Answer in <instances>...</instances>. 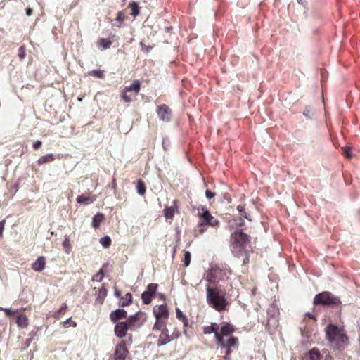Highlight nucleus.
<instances>
[{
	"instance_id": "f257e3e1",
	"label": "nucleus",
	"mask_w": 360,
	"mask_h": 360,
	"mask_svg": "<svg viewBox=\"0 0 360 360\" xmlns=\"http://www.w3.org/2000/svg\"><path fill=\"white\" fill-rule=\"evenodd\" d=\"M207 304L217 311H224L229 304L226 292L218 286H206Z\"/></svg>"
},
{
	"instance_id": "f03ea898",
	"label": "nucleus",
	"mask_w": 360,
	"mask_h": 360,
	"mask_svg": "<svg viewBox=\"0 0 360 360\" xmlns=\"http://www.w3.org/2000/svg\"><path fill=\"white\" fill-rule=\"evenodd\" d=\"M231 251L238 257L243 255L250 243V236L242 231H236L231 236Z\"/></svg>"
},
{
	"instance_id": "7ed1b4c3",
	"label": "nucleus",
	"mask_w": 360,
	"mask_h": 360,
	"mask_svg": "<svg viewBox=\"0 0 360 360\" xmlns=\"http://www.w3.org/2000/svg\"><path fill=\"white\" fill-rule=\"evenodd\" d=\"M314 304L323 306H340L341 301L339 297L335 296L330 292L323 291L317 294L314 298Z\"/></svg>"
},
{
	"instance_id": "20e7f679",
	"label": "nucleus",
	"mask_w": 360,
	"mask_h": 360,
	"mask_svg": "<svg viewBox=\"0 0 360 360\" xmlns=\"http://www.w3.org/2000/svg\"><path fill=\"white\" fill-rule=\"evenodd\" d=\"M226 276V272L217 266H211L202 276V279L208 283H216L222 281Z\"/></svg>"
},
{
	"instance_id": "39448f33",
	"label": "nucleus",
	"mask_w": 360,
	"mask_h": 360,
	"mask_svg": "<svg viewBox=\"0 0 360 360\" xmlns=\"http://www.w3.org/2000/svg\"><path fill=\"white\" fill-rule=\"evenodd\" d=\"M129 322L131 330H136L140 328L147 320L146 313L139 311L132 314L127 319Z\"/></svg>"
},
{
	"instance_id": "423d86ee",
	"label": "nucleus",
	"mask_w": 360,
	"mask_h": 360,
	"mask_svg": "<svg viewBox=\"0 0 360 360\" xmlns=\"http://www.w3.org/2000/svg\"><path fill=\"white\" fill-rule=\"evenodd\" d=\"M158 288L157 283H149L147 285L146 290L141 293V299L144 304H149L151 302L152 298L156 295Z\"/></svg>"
},
{
	"instance_id": "0eeeda50",
	"label": "nucleus",
	"mask_w": 360,
	"mask_h": 360,
	"mask_svg": "<svg viewBox=\"0 0 360 360\" xmlns=\"http://www.w3.org/2000/svg\"><path fill=\"white\" fill-rule=\"evenodd\" d=\"M279 314V309L276 304H272L267 309V323L266 328H269L272 324L274 326H277L278 321L276 319L277 315Z\"/></svg>"
},
{
	"instance_id": "6e6552de",
	"label": "nucleus",
	"mask_w": 360,
	"mask_h": 360,
	"mask_svg": "<svg viewBox=\"0 0 360 360\" xmlns=\"http://www.w3.org/2000/svg\"><path fill=\"white\" fill-rule=\"evenodd\" d=\"M326 339L330 343H333L337 340V337L341 332V330L335 324L330 323L326 327Z\"/></svg>"
},
{
	"instance_id": "1a4fd4ad",
	"label": "nucleus",
	"mask_w": 360,
	"mask_h": 360,
	"mask_svg": "<svg viewBox=\"0 0 360 360\" xmlns=\"http://www.w3.org/2000/svg\"><path fill=\"white\" fill-rule=\"evenodd\" d=\"M128 330H131L129 322L127 320L118 322L114 328V333L117 338H122L126 336Z\"/></svg>"
},
{
	"instance_id": "9d476101",
	"label": "nucleus",
	"mask_w": 360,
	"mask_h": 360,
	"mask_svg": "<svg viewBox=\"0 0 360 360\" xmlns=\"http://www.w3.org/2000/svg\"><path fill=\"white\" fill-rule=\"evenodd\" d=\"M156 112L160 120L166 122H170L172 118V110L167 105L162 104L158 106Z\"/></svg>"
},
{
	"instance_id": "9b49d317",
	"label": "nucleus",
	"mask_w": 360,
	"mask_h": 360,
	"mask_svg": "<svg viewBox=\"0 0 360 360\" xmlns=\"http://www.w3.org/2000/svg\"><path fill=\"white\" fill-rule=\"evenodd\" d=\"M129 354L128 349L127 348L126 342L124 340L121 341L115 349V360H124Z\"/></svg>"
},
{
	"instance_id": "f8f14e48",
	"label": "nucleus",
	"mask_w": 360,
	"mask_h": 360,
	"mask_svg": "<svg viewBox=\"0 0 360 360\" xmlns=\"http://www.w3.org/2000/svg\"><path fill=\"white\" fill-rule=\"evenodd\" d=\"M153 314L156 319H167L169 316V311L166 305H156L153 309Z\"/></svg>"
},
{
	"instance_id": "ddd939ff",
	"label": "nucleus",
	"mask_w": 360,
	"mask_h": 360,
	"mask_svg": "<svg viewBox=\"0 0 360 360\" xmlns=\"http://www.w3.org/2000/svg\"><path fill=\"white\" fill-rule=\"evenodd\" d=\"M124 319H128V317L127 311L123 309H116L110 314V319L114 323H117L120 322V320Z\"/></svg>"
},
{
	"instance_id": "4468645a",
	"label": "nucleus",
	"mask_w": 360,
	"mask_h": 360,
	"mask_svg": "<svg viewBox=\"0 0 360 360\" xmlns=\"http://www.w3.org/2000/svg\"><path fill=\"white\" fill-rule=\"evenodd\" d=\"M202 212L200 214V222L199 223L200 226H205L211 223V220L213 219L212 215L205 206L201 207Z\"/></svg>"
},
{
	"instance_id": "2eb2a0df",
	"label": "nucleus",
	"mask_w": 360,
	"mask_h": 360,
	"mask_svg": "<svg viewBox=\"0 0 360 360\" xmlns=\"http://www.w3.org/2000/svg\"><path fill=\"white\" fill-rule=\"evenodd\" d=\"M160 331L161 334L160 335L157 342V345L158 347L164 346L171 342V335H169L168 328H163L162 330Z\"/></svg>"
},
{
	"instance_id": "dca6fc26",
	"label": "nucleus",
	"mask_w": 360,
	"mask_h": 360,
	"mask_svg": "<svg viewBox=\"0 0 360 360\" xmlns=\"http://www.w3.org/2000/svg\"><path fill=\"white\" fill-rule=\"evenodd\" d=\"M172 203L173 205H166L163 210L164 217L166 219L172 220L174 217L175 211L177 210L176 201L173 200Z\"/></svg>"
},
{
	"instance_id": "f3484780",
	"label": "nucleus",
	"mask_w": 360,
	"mask_h": 360,
	"mask_svg": "<svg viewBox=\"0 0 360 360\" xmlns=\"http://www.w3.org/2000/svg\"><path fill=\"white\" fill-rule=\"evenodd\" d=\"M96 200V196L95 195L88 194L87 195H78L76 198V201L77 203L81 205H89L93 203Z\"/></svg>"
},
{
	"instance_id": "a211bd4d",
	"label": "nucleus",
	"mask_w": 360,
	"mask_h": 360,
	"mask_svg": "<svg viewBox=\"0 0 360 360\" xmlns=\"http://www.w3.org/2000/svg\"><path fill=\"white\" fill-rule=\"evenodd\" d=\"M108 290L105 288V285L103 283L102 287L95 294L96 299L95 302L97 304H102L104 302L105 298L107 296Z\"/></svg>"
},
{
	"instance_id": "6ab92c4d",
	"label": "nucleus",
	"mask_w": 360,
	"mask_h": 360,
	"mask_svg": "<svg viewBox=\"0 0 360 360\" xmlns=\"http://www.w3.org/2000/svg\"><path fill=\"white\" fill-rule=\"evenodd\" d=\"M46 265L45 258L43 256L38 257L36 261L32 263V268L37 272L42 271Z\"/></svg>"
},
{
	"instance_id": "aec40b11",
	"label": "nucleus",
	"mask_w": 360,
	"mask_h": 360,
	"mask_svg": "<svg viewBox=\"0 0 360 360\" xmlns=\"http://www.w3.org/2000/svg\"><path fill=\"white\" fill-rule=\"evenodd\" d=\"M105 216L103 213L98 212L92 218V226L97 229L100 226L101 224L104 221Z\"/></svg>"
},
{
	"instance_id": "412c9836",
	"label": "nucleus",
	"mask_w": 360,
	"mask_h": 360,
	"mask_svg": "<svg viewBox=\"0 0 360 360\" xmlns=\"http://www.w3.org/2000/svg\"><path fill=\"white\" fill-rule=\"evenodd\" d=\"M307 356L310 360H321L323 357L319 349L314 347L308 352Z\"/></svg>"
},
{
	"instance_id": "4be33fe9",
	"label": "nucleus",
	"mask_w": 360,
	"mask_h": 360,
	"mask_svg": "<svg viewBox=\"0 0 360 360\" xmlns=\"http://www.w3.org/2000/svg\"><path fill=\"white\" fill-rule=\"evenodd\" d=\"M141 89V84L139 80H134L130 86H125L124 90L127 92L134 91L138 94Z\"/></svg>"
},
{
	"instance_id": "5701e85b",
	"label": "nucleus",
	"mask_w": 360,
	"mask_h": 360,
	"mask_svg": "<svg viewBox=\"0 0 360 360\" xmlns=\"http://www.w3.org/2000/svg\"><path fill=\"white\" fill-rule=\"evenodd\" d=\"M129 8L131 9V15L136 17L140 14V7L136 1H131L129 4Z\"/></svg>"
},
{
	"instance_id": "b1692460",
	"label": "nucleus",
	"mask_w": 360,
	"mask_h": 360,
	"mask_svg": "<svg viewBox=\"0 0 360 360\" xmlns=\"http://www.w3.org/2000/svg\"><path fill=\"white\" fill-rule=\"evenodd\" d=\"M234 331V329L230 323H226L225 325L222 326L220 329V333L224 335V336H229L231 335Z\"/></svg>"
},
{
	"instance_id": "393cba45",
	"label": "nucleus",
	"mask_w": 360,
	"mask_h": 360,
	"mask_svg": "<svg viewBox=\"0 0 360 360\" xmlns=\"http://www.w3.org/2000/svg\"><path fill=\"white\" fill-rule=\"evenodd\" d=\"M55 160L54 155L52 153H49L45 155L41 156L37 160V162L39 165L51 162Z\"/></svg>"
},
{
	"instance_id": "a878e982",
	"label": "nucleus",
	"mask_w": 360,
	"mask_h": 360,
	"mask_svg": "<svg viewBox=\"0 0 360 360\" xmlns=\"http://www.w3.org/2000/svg\"><path fill=\"white\" fill-rule=\"evenodd\" d=\"M238 345V338L236 337H231L226 343H224L222 348H226V349H230L231 347H237Z\"/></svg>"
},
{
	"instance_id": "bb28decb",
	"label": "nucleus",
	"mask_w": 360,
	"mask_h": 360,
	"mask_svg": "<svg viewBox=\"0 0 360 360\" xmlns=\"http://www.w3.org/2000/svg\"><path fill=\"white\" fill-rule=\"evenodd\" d=\"M16 323L20 328H25L28 325V319L25 315H20L17 317Z\"/></svg>"
},
{
	"instance_id": "cd10ccee",
	"label": "nucleus",
	"mask_w": 360,
	"mask_h": 360,
	"mask_svg": "<svg viewBox=\"0 0 360 360\" xmlns=\"http://www.w3.org/2000/svg\"><path fill=\"white\" fill-rule=\"evenodd\" d=\"M334 343H336L337 345L341 343L344 345H347L349 343V339L347 336L341 331L338 337H337V340Z\"/></svg>"
},
{
	"instance_id": "c85d7f7f",
	"label": "nucleus",
	"mask_w": 360,
	"mask_h": 360,
	"mask_svg": "<svg viewBox=\"0 0 360 360\" xmlns=\"http://www.w3.org/2000/svg\"><path fill=\"white\" fill-rule=\"evenodd\" d=\"M219 330V327L216 323H212L210 326L204 328L203 332L205 334L216 333Z\"/></svg>"
},
{
	"instance_id": "c756f323",
	"label": "nucleus",
	"mask_w": 360,
	"mask_h": 360,
	"mask_svg": "<svg viewBox=\"0 0 360 360\" xmlns=\"http://www.w3.org/2000/svg\"><path fill=\"white\" fill-rule=\"evenodd\" d=\"M136 191L137 193L141 195H143L146 193V185L144 182L140 179L137 181Z\"/></svg>"
},
{
	"instance_id": "7c9ffc66",
	"label": "nucleus",
	"mask_w": 360,
	"mask_h": 360,
	"mask_svg": "<svg viewBox=\"0 0 360 360\" xmlns=\"http://www.w3.org/2000/svg\"><path fill=\"white\" fill-rule=\"evenodd\" d=\"M314 114L315 110L311 106H307L303 111V115L307 119H311Z\"/></svg>"
},
{
	"instance_id": "2f4dec72",
	"label": "nucleus",
	"mask_w": 360,
	"mask_h": 360,
	"mask_svg": "<svg viewBox=\"0 0 360 360\" xmlns=\"http://www.w3.org/2000/svg\"><path fill=\"white\" fill-rule=\"evenodd\" d=\"M125 296L126 299L123 300L119 304L122 307H127L132 302V295L130 292H127Z\"/></svg>"
},
{
	"instance_id": "473e14b6",
	"label": "nucleus",
	"mask_w": 360,
	"mask_h": 360,
	"mask_svg": "<svg viewBox=\"0 0 360 360\" xmlns=\"http://www.w3.org/2000/svg\"><path fill=\"white\" fill-rule=\"evenodd\" d=\"M163 328H167L165 321L162 319H156V321L153 327V330L160 331Z\"/></svg>"
},
{
	"instance_id": "72a5a7b5",
	"label": "nucleus",
	"mask_w": 360,
	"mask_h": 360,
	"mask_svg": "<svg viewBox=\"0 0 360 360\" xmlns=\"http://www.w3.org/2000/svg\"><path fill=\"white\" fill-rule=\"evenodd\" d=\"M112 41L110 39L101 38L99 40L98 45L103 48V49H107L110 47Z\"/></svg>"
},
{
	"instance_id": "f704fd0d",
	"label": "nucleus",
	"mask_w": 360,
	"mask_h": 360,
	"mask_svg": "<svg viewBox=\"0 0 360 360\" xmlns=\"http://www.w3.org/2000/svg\"><path fill=\"white\" fill-rule=\"evenodd\" d=\"M87 75H92L99 79H103L105 77L103 71L101 70H90L87 72Z\"/></svg>"
},
{
	"instance_id": "c9c22d12",
	"label": "nucleus",
	"mask_w": 360,
	"mask_h": 360,
	"mask_svg": "<svg viewBox=\"0 0 360 360\" xmlns=\"http://www.w3.org/2000/svg\"><path fill=\"white\" fill-rule=\"evenodd\" d=\"M100 243L103 248H108L111 245V238L108 236H105L100 239Z\"/></svg>"
},
{
	"instance_id": "e433bc0d",
	"label": "nucleus",
	"mask_w": 360,
	"mask_h": 360,
	"mask_svg": "<svg viewBox=\"0 0 360 360\" xmlns=\"http://www.w3.org/2000/svg\"><path fill=\"white\" fill-rule=\"evenodd\" d=\"M126 16L123 11H120L117 12L115 20L120 23L117 27H120L122 26V22L125 20Z\"/></svg>"
},
{
	"instance_id": "4c0bfd02",
	"label": "nucleus",
	"mask_w": 360,
	"mask_h": 360,
	"mask_svg": "<svg viewBox=\"0 0 360 360\" xmlns=\"http://www.w3.org/2000/svg\"><path fill=\"white\" fill-rule=\"evenodd\" d=\"M191 260V254L189 251H186L184 252L183 262L185 266H189Z\"/></svg>"
},
{
	"instance_id": "58836bf2",
	"label": "nucleus",
	"mask_w": 360,
	"mask_h": 360,
	"mask_svg": "<svg viewBox=\"0 0 360 360\" xmlns=\"http://www.w3.org/2000/svg\"><path fill=\"white\" fill-rule=\"evenodd\" d=\"M68 309V306L65 303H63L60 308L54 313V318L59 319L61 314L64 313Z\"/></svg>"
},
{
	"instance_id": "ea45409f",
	"label": "nucleus",
	"mask_w": 360,
	"mask_h": 360,
	"mask_svg": "<svg viewBox=\"0 0 360 360\" xmlns=\"http://www.w3.org/2000/svg\"><path fill=\"white\" fill-rule=\"evenodd\" d=\"M63 246L65 249L66 253L68 254V253L70 252V251H71V245H70V239H69L68 236H65V239H64V240L63 242Z\"/></svg>"
},
{
	"instance_id": "a19ab883",
	"label": "nucleus",
	"mask_w": 360,
	"mask_h": 360,
	"mask_svg": "<svg viewBox=\"0 0 360 360\" xmlns=\"http://www.w3.org/2000/svg\"><path fill=\"white\" fill-rule=\"evenodd\" d=\"M237 210L239 212V213H240L241 217H244V218L251 221V219L249 218L248 214L245 212V206L244 205H238L237 206Z\"/></svg>"
},
{
	"instance_id": "79ce46f5",
	"label": "nucleus",
	"mask_w": 360,
	"mask_h": 360,
	"mask_svg": "<svg viewBox=\"0 0 360 360\" xmlns=\"http://www.w3.org/2000/svg\"><path fill=\"white\" fill-rule=\"evenodd\" d=\"M215 335V338H216V341H217V344L222 347L223 345H224V342H223V337L224 336V335H222L219 330L214 333Z\"/></svg>"
},
{
	"instance_id": "37998d69",
	"label": "nucleus",
	"mask_w": 360,
	"mask_h": 360,
	"mask_svg": "<svg viewBox=\"0 0 360 360\" xmlns=\"http://www.w3.org/2000/svg\"><path fill=\"white\" fill-rule=\"evenodd\" d=\"M103 277H104V273H103V270L101 269L96 274H95L93 276L92 281L101 282L103 279Z\"/></svg>"
},
{
	"instance_id": "c03bdc74",
	"label": "nucleus",
	"mask_w": 360,
	"mask_h": 360,
	"mask_svg": "<svg viewBox=\"0 0 360 360\" xmlns=\"http://www.w3.org/2000/svg\"><path fill=\"white\" fill-rule=\"evenodd\" d=\"M162 145L165 150H167L170 146V141L168 138L165 137L162 139Z\"/></svg>"
},
{
	"instance_id": "a18cd8bd",
	"label": "nucleus",
	"mask_w": 360,
	"mask_h": 360,
	"mask_svg": "<svg viewBox=\"0 0 360 360\" xmlns=\"http://www.w3.org/2000/svg\"><path fill=\"white\" fill-rule=\"evenodd\" d=\"M342 153L345 158H350L352 157L351 148L349 146L344 147L342 148Z\"/></svg>"
},
{
	"instance_id": "49530a36",
	"label": "nucleus",
	"mask_w": 360,
	"mask_h": 360,
	"mask_svg": "<svg viewBox=\"0 0 360 360\" xmlns=\"http://www.w3.org/2000/svg\"><path fill=\"white\" fill-rule=\"evenodd\" d=\"M63 325L66 328L68 327L69 325H71L73 327H76L77 323L75 321H72L71 318H68L63 322Z\"/></svg>"
},
{
	"instance_id": "de8ad7c7",
	"label": "nucleus",
	"mask_w": 360,
	"mask_h": 360,
	"mask_svg": "<svg viewBox=\"0 0 360 360\" xmlns=\"http://www.w3.org/2000/svg\"><path fill=\"white\" fill-rule=\"evenodd\" d=\"M25 49L24 46H21L18 49V57L20 60H22L25 57Z\"/></svg>"
},
{
	"instance_id": "09e8293b",
	"label": "nucleus",
	"mask_w": 360,
	"mask_h": 360,
	"mask_svg": "<svg viewBox=\"0 0 360 360\" xmlns=\"http://www.w3.org/2000/svg\"><path fill=\"white\" fill-rule=\"evenodd\" d=\"M121 97L126 103L131 102V97L127 94V91H125L124 90L122 91Z\"/></svg>"
},
{
	"instance_id": "8fccbe9b",
	"label": "nucleus",
	"mask_w": 360,
	"mask_h": 360,
	"mask_svg": "<svg viewBox=\"0 0 360 360\" xmlns=\"http://www.w3.org/2000/svg\"><path fill=\"white\" fill-rule=\"evenodd\" d=\"M179 336H180V332H179V329L178 328H174V331L172 332V335L170 336L171 341L173 340L179 338Z\"/></svg>"
},
{
	"instance_id": "3c124183",
	"label": "nucleus",
	"mask_w": 360,
	"mask_h": 360,
	"mask_svg": "<svg viewBox=\"0 0 360 360\" xmlns=\"http://www.w3.org/2000/svg\"><path fill=\"white\" fill-rule=\"evenodd\" d=\"M3 311H5V314L7 316L15 315L18 313V310H12L11 308H4Z\"/></svg>"
},
{
	"instance_id": "603ef678",
	"label": "nucleus",
	"mask_w": 360,
	"mask_h": 360,
	"mask_svg": "<svg viewBox=\"0 0 360 360\" xmlns=\"http://www.w3.org/2000/svg\"><path fill=\"white\" fill-rule=\"evenodd\" d=\"M176 318L179 320H182L183 319L186 317V316L184 315L183 314V312L179 308H176Z\"/></svg>"
},
{
	"instance_id": "864d4df0",
	"label": "nucleus",
	"mask_w": 360,
	"mask_h": 360,
	"mask_svg": "<svg viewBox=\"0 0 360 360\" xmlns=\"http://www.w3.org/2000/svg\"><path fill=\"white\" fill-rule=\"evenodd\" d=\"M141 50L146 53H149L152 49V46L146 45L142 42H141Z\"/></svg>"
},
{
	"instance_id": "5fc2aeb1",
	"label": "nucleus",
	"mask_w": 360,
	"mask_h": 360,
	"mask_svg": "<svg viewBox=\"0 0 360 360\" xmlns=\"http://www.w3.org/2000/svg\"><path fill=\"white\" fill-rule=\"evenodd\" d=\"M205 196L207 199H212L215 196V193L210 190L205 191Z\"/></svg>"
},
{
	"instance_id": "6e6d98bb",
	"label": "nucleus",
	"mask_w": 360,
	"mask_h": 360,
	"mask_svg": "<svg viewBox=\"0 0 360 360\" xmlns=\"http://www.w3.org/2000/svg\"><path fill=\"white\" fill-rule=\"evenodd\" d=\"M41 145H42V142L41 141L38 140L33 143L32 147L34 150H37L39 148H41Z\"/></svg>"
},
{
	"instance_id": "4d7b16f0",
	"label": "nucleus",
	"mask_w": 360,
	"mask_h": 360,
	"mask_svg": "<svg viewBox=\"0 0 360 360\" xmlns=\"http://www.w3.org/2000/svg\"><path fill=\"white\" fill-rule=\"evenodd\" d=\"M5 224H6L5 219H3L0 221V236H1L3 234Z\"/></svg>"
},
{
	"instance_id": "13d9d810",
	"label": "nucleus",
	"mask_w": 360,
	"mask_h": 360,
	"mask_svg": "<svg viewBox=\"0 0 360 360\" xmlns=\"http://www.w3.org/2000/svg\"><path fill=\"white\" fill-rule=\"evenodd\" d=\"M219 220H217V219L216 220H213L212 219V220H211V223H208L207 225H209V226H210L212 227H216V226H219Z\"/></svg>"
},
{
	"instance_id": "bf43d9fd",
	"label": "nucleus",
	"mask_w": 360,
	"mask_h": 360,
	"mask_svg": "<svg viewBox=\"0 0 360 360\" xmlns=\"http://www.w3.org/2000/svg\"><path fill=\"white\" fill-rule=\"evenodd\" d=\"M230 353H231V349H226V355L224 356L225 360H231Z\"/></svg>"
},
{
	"instance_id": "052dcab7",
	"label": "nucleus",
	"mask_w": 360,
	"mask_h": 360,
	"mask_svg": "<svg viewBox=\"0 0 360 360\" xmlns=\"http://www.w3.org/2000/svg\"><path fill=\"white\" fill-rule=\"evenodd\" d=\"M243 255H245V257L243 259V264H245L249 262V257L246 250L243 252Z\"/></svg>"
},
{
	"instance_id": "680f3d73",
	"label": "nucleus",
	"mask_w": 360,
	"mask_h": 360,
	"mask_svg": "<svg viewBox=\"0 0 360 360\" xmlns=\"http://www.w3.org/2000/svg\"><path fill=\"white\" fill-rule=\"evenodd\" d=\"M110 186H111V188L114 190H115V188H116V179L114 178L112 179V181L111 183V184L109 185Z\"/></svg>"
},
{
	"instance_id": "e2e57ef3",
	"label": "nucleus",
	"mask_w": 360,
	"mask_h": 360,
	"mask_svg": "<svg viewBox=\"0 0 360 360\" xmlns=\"http://www.w3.org/2000/svg\"><path fill=\"white\" fill-rule=\"evenodd\" d=\"M25 11H26V15L27 16H30L32 13V9L31 8H27Z\"/></svg>"
},
{
	"instance_id": "0e129e2a",
	"label": "nucleus",
	"mask_w": 360,
	"mask_h": 360,
	"mask_svg": "<svg viewBox=\"0 0 360 360\" xmlns=\"http://www.w3.org/2000/svg\"><path fill=\"white\" fill-rule=\"evenodd\" d=\"M297 2L305 7L307 5V2L305 0H297Z\"/></svg>"
},
{
	"instance_id": "69168bd1",
	"label": "nucleus",
	"mask_w": 360,
	"mask_h": 360,
	"mask_svg": "<svg viewBox=\"0 0 360 360\" xmlns=\"http://www.w3.org/2000/svg\"><path fill=\"white\" fill-rule=\"evenodd\" d=\"M181 321H183V323H184V327L188 326V320L187 317H186V318L183 319Z\"/></svg>"
},
{
	"instance_id": "338daca9",
	"label": "nucleus",
	"mask_w": 360,
	"mask_h": 360,
	"mask_svg": "<svg viewBox=\"0 0 360 360\" xmlns=\"http://www.w3.org/2000/svg\"><path fill=\"white\" fill-rule=\"evenodd\" d=\"M114 295L116 297H120L121 296V292L120 290H115Z\"/></svg>"
},
{
	"instance_id": "774afa93",
	"label": "nucleus",
	"mask_w": 360,
	"mask_h": 360,
	"mask_svg": "<svg viewBox=\"0 0 360 360\" xmlns=\"http://www.w3.org/2000/svg\"><path fill=\"white\" fill-rule=\"evenodd\" d=\"M32 340V338L27 339L26 341H25V346L28 347L30 345Z\"/></svg>"
}]
</instances>
